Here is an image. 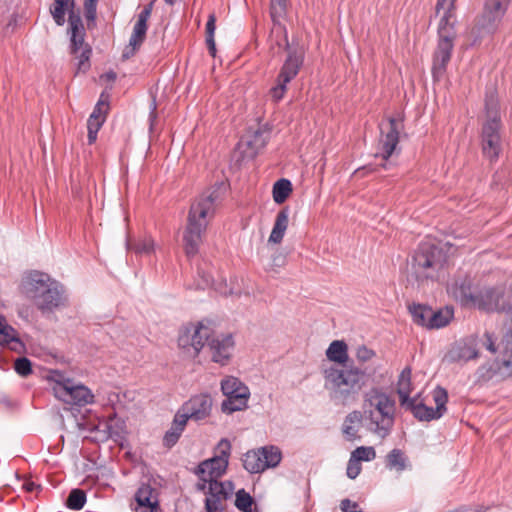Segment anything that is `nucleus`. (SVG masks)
<instances>
[{"label":"nucleus","mask_w":512,"mask_h":512,"mask_svg":"<svg viewBox=\"0 0 512 512\" xmlns=\"http://www.w3.org/2000/svg\"><path fill=\"white\" fill-rule=\"evenodd\" d=\"M485 110L488 117L487 120H501L499 115V102L495 93L486 94Z\"/></svg>","instance_id":"nucleus-40"},{"label":"nucleus","mask_w":512,"mask_h":512,"mask_svg":"<svg viewBox=\"0 0 512 512\" xmlns=\"http://www.w3.org/2000/svg\"><path fill=\"white\" fill-rule=\"evenodd\" d=\"M325 388L331 400L347 405L357 400L361 390L367 385L370 374L356 366L338 368L330 366L323 370Z\"/></svg>","instance_id":"nucleus-5"},{"label":"nucleus","mask_w":512,"mask_h":512,"mask_svg":"<svg viewBox=\"0 0 512 512\" xmlns=\"http://www.w3.org/2000/svg\"><path fill=\"white\" fill-rule=\"evenodd\" d=\"M15 371L22 377H26L32 373V363L26 357H21L15 360Z\"/></svg>","instance_id":"nucleus-45"},{"label":"nucleus","mask_w":512,"mask_h":512,"mask_svg":"<svg viewBox=\"0 0 512 512\" xmlns=\"http://www.w3.org/2000/svg\"><path fill=\"white\" fill-rule=\"evenodd\" d=\"M407 458L404 452L400 449L391 450L386 456V467L395 469L396 471H403L406 469Z\"/></svg>","instance_id":"nucleus-35"},{"label":"nucleus","mask_w":512,"mask_h":512,"mask_svg":"<svg viewBox=\"0 0 512 512\" xmlns=\"http://www.w3.org/2000/svg\"><path fill=\"white\" fill-rule=\"evenodd\" d=\"M98 0H85L84 8H97Z\"/></svg>","instance_id":"nucleus-61"},{"label":"nucleus","mask_w":512,"mask_h":512,"mask_svg":"<svg viewBox=\"0 0 512 512\" xmlns=\"http://www.w3.org/2000/svg\"><path fill=\"white\" fill-rule=\"evenodd\" d=\"M402 120L390 117L386 126H381L380 155L383 160H388L394 153L398 143L399 134L403 129Z\"/></svg>","instance_id":"nucleus-17"},{"label":"nucleus","mask_w":512,"mask_h":512,"mask_svg":"<svg viewBox=\"0 0 512 512\" xmlns=\"http://www.w3.org/2000/svg\"><path fill=\"white\" fill-rule=\"evenodd\" d=\"M511 0H486L478 21L479 29L488 34L497 31Z\"/></svg>","instance_id":"nucleus-15"},{"label":"nucleus","mask_w":512,"mask_h":512,"mask_svg":"<svg viewBox=\"0 0 512 512\" xmlns=\"http://www.w3.org/2000/svg\"><path fill=\"white\" fill-rule=\"evenodd\" d=\"M22 292L42 315L52 314L68 305L64 286L44 272L28 273L22 280Z\"/></svg>","instance_id":"nucleus-3"},{"label":"nucleus","mask_w":512,"mask_h":512,"mask_svg":"<svg viewBox=\"0 0 512 512\" xmlns=\"http://www.w3.org/2000/svg\"><path fill=\"white\" fill-rule=\"evenodd\" d=\"M446 262L447 254L442 247L431 241H423L412 256V275L418 282L436 279Z\"/></svg>","instance_id":"nucleus-7"},{"label":"nucleus","mask_w":512,"mask_h":512,"mask_svg":"<svg viewBox=\"0 0 512 512\" xmlns=\"http://www.w3.org/2000/svg\"><path fill=\"white\" fill-rule=\"evenodd\" d=\"M293 191L292 183L289 179L281 178L273 184L272 196L277 204L284 203Z\"/></svg>","instance_id":"nucleus-33"},{"label":"nucleus","mask_w":512,"mask_h":512,"mask_svg":"<svg viewBox=\"0 0 512 512\" xmlns=\"http://www.w3.org/2000/svg\"><path fill=\"white\" fill-rule=\"evenodd\" d=\"M456 0H437L435 6L436 15L443 11L437 29V45L432 56L431 73L434 81H440L447 71L451 60L454 43L457 37L455 24L452 18L455 16Z\"/></svg>","instance_id":"nucleus-4"},{"label":"nucleus","mask_w":512,"mask_h":512,"mask_svg":"<svg viewBox=\"0 0 512 512\" xmlns=\"http://www.w3.org/2000/svg\"><path fill=\"white\" fill-rule=\"evenodd\" d=\"M484 337H485V343H484V346L486 347V349L488 351H490L491 353H496L497 351V347L495 345V337L492 333L490 332H485L484 334Z\"/></svg>","instance_id":"nucleus-53"},{"label":"nucleus","mask_w":512,"mask_h":512,"mask_svg":"<svg viewBox=\"0 0 512 512\" xmlns=\"http://www.w3.org/2000/svg\"><path fill=\"white\" fill-rule=\"evenodd\" d=\"M503 294L493 287L484 288L474 294L471 306L486 312L503 311L500 301Z\"/></svg>","instance_id":"nucleus-21"},{"label":"nucleus","mask_w":512,"mask_h":512,"mask_svg":"<svg viewBox=\"0 0 512 512\" xmlns=\"http://www.w3.org/2000/svg\"><path fill=\"white\" fill-rule=\"evenodd\" d=\"M85 9V17L88 22L95 21L96 18V8H84Z\"/></svg>","instance_id":"nucleus-55"},{"label":"nucleus","mask_w":512,"mask_h":512,"mask_svg":"<svg viewBox=\"0 0 512 512\" xmlns=\"http://www.w3.org/2000/svg\"><path fill=\"white\" fill-rule=\"evenodd\" d=\"M259 451H261L265 470L268 468H275L280 464L282 452L277 446L267 445L259 448Z\"/></svg>","instance_id":"nucleus-34"},{"label":"nucleus","mask_w":512,"mask_h":512,"mask_svg":"<svg viewBox=\"0 0 512 512\" xmlns=\"http://www.w3.org/2000/svg\"><path fill=\"white\" fill-rule=\"evenodd\" d=\"M212 334L213 330L204 320L187 323L179 329L178 347L188 356L195 358Z\"/></svg>","instance_id":"nucleus-9"},{"label":"nucleus","mask_w":512,"mask_h":512,"mask_svg":"<svg viewBox=\"0 0 512 512\" xmlns=\"http://www.w3.org/2000/svg\"><path fill=\"white\" fill-rule=\"evenodd\" d=\"M341 510L344 512H348L350 507H357L356 503H352L349 499H344L341 501L340 504Z\"/></svg>","instance_id":"nucleus-56"},{"label":"nucleus","mask_w":512,"mask_h":512,"mask_svg":"<svg viewBox=\"0 0 512 512\" xmlns=\"http://www.w3.org/2000/svg\"><path fill=\"white\" fill-rule=\"evenodd\" d=\"M413 322L428 329L432 308L423 304H412L408 307Z\"/></svg>","instance_id":"nucleus-32"},{"label":"nucleus","mask_w":512,"mask_h":512,"mask_svg":"<svg viewBox=\"0 0 512 512\" xmlns=\"http://www.w3.org/2000/svg\"><path fill=\"white\" fill-rule=\"evenodd\" d=\"M286 12L287 0H270V17L273 22L272 33L276 32L282 35L284 48L287 51V57L277 75L276 84L269 90V95L275 102L284 98L288 83L296 78L305 60L304 48L290 45L287 29L280 21L286 15Z\"/></svg>","instance_id":"nucleus-2"},{"label":"nucleus","mask_w":512,"mask_h":512,"mask_svg":"<svg viewBox=\"0 0 512 512\" xmlns=\"http://www.w3.org/2000/svg\"><path fill=\"white\" fill-rule=\"evenodd\" d=\"M361 471V466L358 461L354 460L352 457L347 465V476L350 479H355Z\"/></svg>","instance_id":"nucleus-51"},{"label":"nucleus","mask_w":512,"mask_h":512,"mask_svg":"<svg viewBox=\"0 0 512 512\" xmlns=\"http://www.w3.org/2000/svg\"><path fill=\"white\" fill-rule=\"evenodd\" d=\"M243 467L249 473H261L265 471V466L262 460L261 451L257 450H249L247 451L242 458Z\"/></svg>","instance_id":"nucleus-29"},{"label":"nucleus","mask_w":512,"mask_h":512,"mask_svg":"<svg viewBox=\"0 0 512 512\" xmlns=\"http://www.w3.org/2000/svg\"><path fill=\"white\" fill-rule=\"evenodd\" d=\"M184 430L171 425L170 429L165 433L163 437V444L167 448L173 447L179 440Z\"/></svg>","instance_id":"nucleus-44"},{"label":"nucleus","mask_w":512,"mask_h":512,"mask_svg":"<svg viewBox=\"0 0 512 512\" xmlns=\"http://www.w3.org/2000/svg\"><path fill=\"white\" fill-rule=\"evenodd\" d=\"M52 381L55 382L54 386H60L66 381H71L72 379L66 377L62 372L58 370H51L50 371V377Z\"/></svg>","instance_id":"nucleus-52"},{"label":"nucleus","mask_w":512,"mask_h":512,"mask_svg":"<svg viewBox=\"0 0 512 512\" xmlns=\"http://www.w3.org/2000/svg\"><path fill=\"white\" fill-rule=\"evenodd\" d=\"M209 483L208 496L205 499V508L207 512H217L222 500L227 499V492H224L223 482L215 480L207 481Z\"/></svg>","instance_id":"nucleus-22"},{"label":"nucleus","mask_w":512,"mask_h":512,"mask_svg":"<svg viewBox=\"0 0 512 512\" xmlns=\"http://www.w3.org/2000/svg\"><path fill=\"white\" fill-rule=\"evenodd\" d=\"M189 419H191V416L186 411H182L181 407L175 414L172 425L184 430Z\"/></svg>","instance_id":"nucleus-50"},{"label":"nucleus","mask_w":512,"mask_h":512,"mask_svg":"<svg viewBox=\"0 0 512 512\" xmlns=\"http://www.w3.org/2000/svg\"><path fill=\"white\" fill-rule=\"evenodd\" d=\"M436 407H429L420 399V394L412 397L403 408L410 411L419 421H432L441 418L447 411L448 393L446 389L437 386L432 392Z\"/></svg>","instance_id":"nucleus-10"},{"label":"nucleus","mask_w":512,"mask_h":512,"mask_svg":"<svg viewBox=\"0 0 512 512\" xmlns=\"http://www.w3.org/2000/svg\"><path fill=\"white\" fill-rule=\"evenodd\" d=\"M108 109H109L108 96H106V99H104V94H101L91 115H96V119H106Z\"/></svg>","instance_id":"nucleus-47"},{"label":"nucleus","mask_w":512,"mask_h":512,"mask_svg":"<svg viewBox=\"0 0 512 512\" xmlns=\"http://www.w3.org/2000/svg\"><path fill=\"white\" fill-rule=\"evenodd\" d=\"M361 170H368L369 172H373L374 171V169L371 166H364L362 168L357 169L356 172H359Z\"/></svg>","instance_id":"nucleus-62"},{"label":"nucleus","mask_w":512,"mask_h":512,"mask_svg":"<svg viewBox=\"0 0 512 512\" xmlns=\"http://www.w3.org/2000/svg\"><path fill=\"white\" fill-rule=\"evenodd\" d=\"M136 512H159V502L157 499H154L153 504H149V506H137L135 508Z\"/></svg>","instance_id":"nucleus-54"},{"label":"nucleus","mask_w":512,"mask_h":512,"mask_svg":"<svg viewBox=\"0 0 512 512\" xmlns=\"http://www.w3.org/2000/svg\"><path fill=\"white\" fill-rule=\"evenodd\" d=\"M289 222V208L285 207L281 209L277 215L276 219L269 236L268 241L270 243L279 244L282 242L285 232L288 227Z\"/></svg>","instance_id":"nucleus-26"},{"label":"nucleus","mask_w":512,"mask_h":512,"mask_svg":"<svg viewBox=\"0 0 512 512\" xmlns=\"http://www.w3.org/2000/svg\"><path fill=\"white\" fill-rule=\"evenodd\" d=\"M351 457L356 461H371L376 457L375 449L371 446H360L357 447L353 452Z\"/></svg>","instance_id":"nucleus-43"},{"label":"nucleus","mask_w":512,"mask_h":512,"mask_svg":"<svg viewBox=\"0 0 512 512\" xmlns=\"http://www.w3.org/2000/svg\"><path fill=\"white\" fill-rule=\"evenodd\" d=\"M155 489L151 487L149 484H142L135 493V501L137 506H149V504H153Z\"/></svg>","instance_id":"nucleus-38"},{"label":"nucleus","mask_w":512,"mask_h":512,"mask_svg":"<svg viewBox=\"0 0 512 512\" xmlns=\"http://www.w3.org/2000/svg\"><path fill=\"white\" fill-rule=\"evenodd\" d=\"M86 503V493L82 489H72L66 499V506L72 510H80Z\"/></svg>","instance_id":"nucleus-39"},{"label":"nucleus","mask_w":512,"mask_h":512,"mask_svg":"<svg viewBox=\"0 0 512 512\" xmlns=\"http://www.w3.org/2000/svg\"><path fill=\"white\" fill-rule=\"evenodd\" d=\"M68 32L70 34V53L77 60V73L87 72L90 67L92 48L85 43V28L79 13L71 11L68 17Z\"/></svg>","instance_id":"nucleus-8"},{"label":"nucleus","mask_w":512,"mask_h":512,"mask_svg":"<svg viewBox=\"0 0 512 512\" xmlns=\"http://www.w3.org/2000/svg\"><path fill=\"white\" fill-rule=\"evenodd\" d=\"M216 29V16L215 14H210L208 16V20L205 27V33H206V45L209 51V54L212 57L216 56V44L214 39Z\"/></svg>","instance_id":"nucleus-37"},{"label":"nucleus","mask_w":512,"mask_h":512,"mask_svg":"<svg viewBox=\"0 0 512 512\" xmlns=\"http://www.w3.org/2000/svg\"><path fill=\"white\" fill-rule=\"evenodd\" d=\"M220 454L202 461L195 469L200 480L207 482L220 478L227 470L231 445L227 439L219 442Z\"/></svg>","instance_id":"nucleus-12"},{"label":"nucleus","mask_w":512,"mask_h":512,"mask_svg":"<svg viewBox=\"0 0 512 512\" xmlns=\"http://www.w3.org/2000/svg\"><path fill=\"white\" fill-rule=\"evenodd\" d=\"M203 284H202V288L206 287V286H209L211 283H212V277L209 275V274H205L203 275Z\"/></svg>","instance_id":"nucleus-60"},{"label":"nucleus","mask_w":512,"mask_h":512,"mask_svg":"<svg viewBox=\"0 0 512 512\" xmlns=\"http://www.w3.org/2000/svg\"><path fill=\"white\" fill-rule=\"evenodd\" d=\"M395 400L374 387L364 397L363 416L369 420V430L384 439L387 437L395 421Z\"/></svg>","instance_id":"nucleus-6"},{"label":"nucleus","mask_w":512,"mask_h":512,"mask_svg":"<svg viewBox=\"0 0 512 512\" xmlns=\"http://www.w3.org/2000/svg\"><path fill=\"white\" fill-rule=\"evenodd\" d=\"M411 374V368L405 367L398 377L396 391L401 407H404L412 399V397H410V393L412 392Z\"/></svg>","instance_id":"nucleus-27"},{"label":"nucleus","mask_w":512,"mask_h":512,"mask_svg":"<svg viewBox=\"0 0 512 512\" xmlns=\"http://www.w3.org/2000/svg\"><path fill=\"white\" fill-rule=\"evenodd\" d=\"M253 503V498L244 489H240L236 492L235 506L240 511L251 512Z\"/></svg>","instance_id":"nucleus-41"},{"label":"nucleus","mask_w":512,"mask_h":512,"mask_svg":"<svg viewBox=\"0 0 512 512\" xmlns=\"http://www.w3.org/2000/svg\"><path fill=\"white\" fill-rule=\"evenodd\" d=\"M270 137V130L265 127H259L247 136L245 141L248 147L249 156H256L268 143Z\"/></svg>","instance_id":"nucleus-24"},{"label":"nucleus","mask_w":512,"mask_h":512,"mask_svg":"<svg viewBox=\"0 0 512 512\" xmlns=\"http://www.w3.org/2000/svg\"><path fill=\"white\" fill-rule=\"evenodd\" d=\"M212 398L209 394H198L192 396L182 405V411L191 416V420L201 421L210 416L212 410Z\"/></svg>","instance_id":"nucleus-20"},{"label":"nucleus","mask_w":512,"mask_h":512,"mask_svg":"<svg viewBox=\"0 0 512 512\" xmlns=\"http://www.w3.org/2000/svg\"><path fill=\"white\" fill-rule=\"evenodd\" d=\"M73 0H54L53 5L50 7V13L58 26H62L65 23V13L69 9V13L74 11Z\"/></svg>","instance_id":"nucleus-31"},{"label":"nucleus","mask_w":512,"mask_h":512,"mask_svg":"<svg viewBox=\"0 0 512 512\" xmlns=\"http://www.w3.org/2000/svg\"><path fill=\"white\" fill-rule=\"evenodd\" d=\"M108 77L112 80L116 79V74L114 72H111L108 74Z\"/></svg>","instance_id":"nucleus-64"},{"label":"nucleus","mask_w":512,"mask_h":512,"mask_svg":"<svg viewBox=\"0 0 512 512\" xmlns=\"http://www.w3.org/2000/svg\"><path fill=\"white\" fill-rule=\"evenodd\" d=\"M221 391L226 399L221 404L224 413L231 414L247 408L250 398L249 388L237 377L227 376L221 381Z\"/></svg>","instance_id":"nucleus-11"},{"label":"nucleus","mask_w":512,"mask_h":512,"mask_svg":"<svg viewBox=\"0 0 512 512\" xmlns=\"http://www.w3.org/2000/svg\"><path fill=\"white\" fill-rule=\"evenodd\" d=\"M479 352L476 345L470 343H460L455 345L448 353L447 358L450 362H468L469 360L476 359Z\"/></svg>","instance_id":"nucleus-23"},{"label":"nucleus","mask_w":512,"mask_h":512,"mask_svg":"<svg viewBox=\"0 0 512 512\" xmlns=\"http://www.w3.org/2000/svg\"><path fill=\"white\" fill-rule=\"evenodd\" d=\"M150 108H151V111H150V114H149V118L152 121H154L157 117L156 115V109H157V105H156V101L153 100L151 105H150Z\"/></svg>","instance_id":"nucleus-58"},{"label":"nucleus","mask_w":512,"mask_h":512,"mask_svg":"<svg viewBox=\"0 0 512 512\" xmlns=\"http://www.w3.org/2000/svg\"><path fill=\"white\" fill-rule=\"evenodd\" d=\"M472 287L473 282L470 276L458 275L447 285V293L462 306H471L476 294Z\"/></svg>","instance_id":"nucleus-19"},{"label":"nucleus","mask_w":512,"mask_h":512,"mask_svg":"<svg viewBox=\"0 0 512 512\" xmlns=\"http://www.w3.org/2000/svg\"><path fill=\"white\" fill-rule=\"evenodd\" d=\"M363 419V414L354 410L350 412L344 419L342 425V433L347 441L360 439L358 435L359 427Z\"/></svg>","instance_id":"nucleus-25"},{"label":"nucleus","mask_w":512,"mask_h":512,"mask_svg":"<svg viewBox=\"0 0 512 512\" xmlns=\"http://www.w3.org/2000/svg\"><path fill=\"white\" fill-rule=\"evenodd\" d=\"M205 483H206V482H204V481H203V483H202V484H198V485H197L198 489H199V490H205V488H206Z\"/></svg>","instance_id":"nucleus-63"},{"label":"nucleus","mask_w":512,"mask_h":512,"mask_svg":"<svg viewBox=\"0 0 512 512\" xmlns=\"http://www.w3.org/2000/svg\"><path fill=\"white\" fill-rule=\"evenodd\" d=\"M223 486H224V492H227V499H228L233 492L234 485L231 481H225V482H223Z\"/></svg>","instance_id":"nucleus-57"},{"label":"nucleus","mask_w":512,"mask_h":512,"mask_svg":"<svg viewBox=\"0 0 512 512\" xmlns=\"http://www.w3.org/2000/svg\"><path fill=\"white\" fill-rule=\"evenodd\" d=\"M11 342L21 345V341L17 336V331L6 323L3 316L0 315V344L8 345Z\"/></svg>","instance_id":"nucleus-36"},{"label":"nucleus","mask_w":512,"mask_h":512,"mask_svg":"<svg viewBox=\"0 0 512 512\" xmlns=\"http://www.w3.org/2000/svg\"><path fill=\"white\" fill-rule=\"evenodd\" d=\"M501 120H487L481 131L482 154L490 162H496L501 152Z\"/></svg>","instance_id":"nucleus-13"},{"label":"nucleus","mask_w":512,"mask_h":512,"mask_svg":"<svg viewBox=\"0 0 512 512\" xmlns=\"http://www.w3.org/2000/svg\"><path fill=\"white\" fill-rule=\"evenodd\" d=\"M287 263V255L283 252L273 254L271 263L267 267L268 272H278L280 268L284 267Z\"/></svg>","instance_id":"nucleus-46"},{"label":"nucleus","mask_w":512,"mask_h":512,"mask_svg":"<svg viewBox=\"0 0 512 512\" xmlns=\"http://www.w3.org/2000/svg\"><path fill=\"white\" fill-rule=\"evenodd\" d=\"M53 392L59 400L79 407L91 404L94 400L91 390L82 384H75L73 379L60 386H53Z\"/></svg>","instance_id":"nucleus-14"},{"label":"nucleus","mask_w":512,"mask_h":512,"mask_svg":"<svg viewBox=\"0 0 512 512\" xmlns=\"http://www.w3.org/2000/svg\"><path fill=\"white\" fill-rule=\"evenodd\" d=\"M328 360L345 364L348 360V346L343 340H334L326 350Z\"/></svg>","instance_id":"nucleus-28"},{"label":"nucleus","mask_w":512,"mask_h":512,"mask_svg":"<svg viewBox=\"0 0 512 512\" xmlns=\"http://www.w3.org/2000/svg\"><path fill=\"white\" fill-rule=\"evenodd\" d=\"M106 119H96V115H90L87 121L88 144H93L97 139V134Z\"/></svg>","instance_id":"nucleus-42"},{"label":"nucleus","mask_w":512,"mask_h":512,"mask_svg":"<svg viewBox=\"0 0 512 512\" xmlns=\"http://www.w3.org/2000/svg\"><path fill=\"white\" fill-rule=\"evenodd\" d=\"M133 249L137 254H150L154 250V241L150 237H145L138 241Z\"/></svg>","instance_id":"nucleus-48"},{"label":"nucleus","mask_w":512,"mask_h":512,"mask_svg":"<svg viewBox=\"0 0 512 512\" xmlns=\"http://www.w3.org/2000/svg\"><path fill=\"white\" fill-rule=\"evenodd\" d=\"M153 2L146 5L138 14L137 21L134 25L132 35L129 39V44L125 47L122 58L129 59L134 56L143 44L148 29V19L151 16Z\"/></svg>","instance_id":"nucleus-16"},{"label":"nucleus","mask_w":512,"mask_h":512,"mask_svg":"<svg viewBox=\"0 0 512 512\" xmlns=\"http://www.w3.org/2000/svg\"><path fill=\"white\" fill-rule=\"evenodd\" d=\"M375 356V351L368 348L366 345H360L356 349V359L359 363L368 362Z\"/></svg>","instance_id":"nucleus-49"},{"label":"nucleus","mask_w":512,"mask_h":512,"mask_svg":"<svg viewBox=\"0 0 512 512\" xmlns=\"http://www.w3.org/2000/svg\"><path fill=\"white\" fill-rule=\"evenodd\" d=\"M23 488L28 492H32L36 488V484L32 481H27L23 484Z\"/></svg>","instance_id":"nucleus-59"},{"label":"nucleus","mask_w":512,"mask_h":512,"mask_svg":"<svg viewBox=\"0 0 512 512\" xmlns=\"http://www.w3.org/2000/svg\"><path fill=\"white\" fill-rule=\"evenodd\" d=\"M226 191L227 185L224 182H217L192 203L183 233V245L187 257L198 254L208 223L214 216L215 207L223 199Z\"/></svg>","instance_id":"nucleus-1"},{"label":"nucleus","mask_w":512,"mask_h":512,"mask_svg":"<svg viewBox=\"0 0 512 512\" xmlns=\"http://www.w3.org/2000/svg\"><path fill=\"white\" fill-rule=\"evenodd\" d=\"M453 316V308L446 307L444 309H439L438 311H434L432 309L428 329H439L447 326L453 319Z\"/></svg>","instance_id":"nucleus-30"},{"label":"nucleus","mask_w":512,"mask_h":512,"mask_svg":"<svg viewBox=\"0 0 512 512\" xmlns=\"http://www.w3.org/2000/svg\"><path fill=\"white\" fill-rule=\"evenodd\" d=\"M207 345L213 362L222 366L228 364L235 345L231 334L219 335L216 337H213L212 334L210 339L207 341Z\"/></svg>","instance_id":"nucleus-18"}]
</instances>
